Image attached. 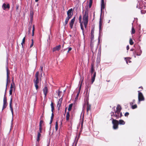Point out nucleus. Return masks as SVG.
Wrapping results in <instances>:
<instances>
[{"label": "nucleus", "instance_id": "1", "mask_svg": "<svg viewBox=\"0 0 146 146\" xmlns=\"http://www.w3.org/2000/svg\"><path fill=\"white\" fill-rule=\"evenodd\" d=\"M86 10L84 12V11L83 10V17L82 19L85 28L86 27L88 22V5H86Z\"/></svg>", "mask_w": 146, "mask_h": 146}, {"label": "nucleus", "instance_id": "2", "mask_svg": "<svg viewBox=\"0 0 146 146\" xmlns=\"http://www.w3.org/2000/svg\"><path fill=\"white\" fill-rule=\"evenodd\" d=\"M121 110V106L119 105L117 106L116 110L115 112H111V116L115 117L116 119H118L119 117H121L122 116V114L120 113Z\"/></svg>", "mask_w": 146, "mask_h": 146}, {"label": "nucleus", "instance_id": "3", "mask_svg": "<svg viewBox=\"0 0 146 146\" xmlns=\"http://www.w3.org/2000/svg\"><path fill=\"white\" fill-rule=\"evenodd\" d=\"M6 70H7V78L6 79V89L5 92V95L4 97L3 98V104L4 105H7V98L6 97V90L7 89V86L8 85V82L9 80V74H10V72L9 70L8 69V66H6Z\"/></svg>", "mask_w": 146, "mask_h": 146}, {"label": "nucleus", "instance_id": "4", "mask_svg": "<svg viewBox=\"0 0 146 146\" xmlns=\"http://www.w3.org/2000/svg\"><path fill=\"white\" fill-rule=\"evenodd\" d=\"M39 72L37 71L35 75V79L34 80V84H35V86L36 88V89L37 90L38 88V84L39 82Z\"/></svg>", "mask_w": 146, "mask_h": 146}, {"label": "nucleus", "instance_id": "5", "mask_svg": "<svg viewBox=\"0 0 146 146\" xmlns=\"http://www.w3.org/2000/svg\"><path fill=\"white\" fill-rule=\"evenodd\" d=\"M138 104H139L140 102L141 101H143L144 100V96L142 93L140 92L139 91H138Z\"/></svg>", "mask_w": 146, "mask_h": 146}, {"label": "nucleus", "instance_id": "6", "mask_svg": "<svg viewBox=\"0 0 146 146\" xmlns=\"http://www.w3.org/2000/svg\"><path fill=\"white\" fill-rule=\"evenodd\" d=\"M112 123L113 124V128L114 129H116L118 128V125L119 121H118L115 119H113Z\"/></svg>", "mask_w": 146, "mask_h": 146}, {"label": "nucleus", "instance_id": "7", "mask_svg": "<svg viewBox=\"0 0 146 146\" xmlns=\"http://www.w3.org/2000/svg\"><path fill=\"white\" fill-rule=\"evenodd\" d=\"M12 96H11V100H10V101L9 106H10V110H11V112L12 113V122L13 121V107L12 106Z\"/></svg>", "mask_w": 146, "mask_h": 146}, {"label": "nucleus", "instance_id": "8", "mask_svg": "<svg viewBox=\"0 0 146 146\" xmlns=\"http://www.w3.org/2000/svg\"><path fill=\"white\" fill-rule=\"evenodd\" d=\"M2 7L4 10H6L7 9L9 10L10 8V6L8 3H4L2 5Z\"/></svg>", "mask_w": 146, "mask_h": 146}, {"label": "nucleus", "instance_id": "9", "mask_svg": "<svg viewBox=\"0 0 146 146\" xmlns=\"http://www.w3.org/2000/svg\"><path fill=\"white\" fill-rule=\"evenodd\" d=\"M72 9H69L67 12L68 16L67 17L70 18L73 15Z\"/></svg>", "mask_w": 146, "mask_h": 146}, {"label": "nucleus", "instance_id": "10", "mask_svg": "<svg viewBox=\"0 0 146 146\" xmlns=\"http://www.w3.org/2000/svg\"><path fill=\"white\" fill-rule=\"evenodd\" d=\"M75 21V17H74L73 19H72L70 23V27L72 29L73 26V25L74 23V22Z\"/></svg>", "mask_w": 146, "mask_h": 146}, {"label": "nucleus", "instance_id": "11", "mask_svg": "<svg viewBox=\"0 0 146 146\" xmlns=\"http://www.w3.org/2000/svg\"><path fill=\"white\" fill-rule=\"evenodd\" d=\"M60 45H59L58 46H57L53 48L52 50V51L54 52L56 50H60Z\"/></svg>", "mask_w": 146, "mask_h": 146}, {"label": "nucleus", "instance_id": "12", "mask_svg": "<svg viewBox=\"0 0 146 146\" xmlns=\"http://www.w3.org/2000/svg\"><path fill=\"white\" fill-rule=\"evenodd\" d=\"M12 81L13 82V84H11L10 89H13V91H15V84L13 82V78L12 79Z\"/></svg>", "mask_w": 146, "mask_h": 146}, {"label": "nucleus", "instance_id": "13", "mask_svg": "<svg viewBox=\"0 0 146 146\" xmlns=\"http://www.w3.org/2000/svg\"><path fill=\"white\" fill-rule=\"evenodd\" d=\"M92 84L93 82L94 81L96 76V72H95L94 73L93 75H92Z\"/></svg>", "mask_w": 146, "mask_h": 146}, {"label": "nucleus", "instance_id": "14", "mask_svg": "<svg viewBox=\"0 0 146 146\" xmlns=\"http://www.w3.org/2000/svg\"><path fill=\"white\" fill-rule=\"evenodd\" d=\"M105 8V4L104 0H102L101 4V11L104 9Z\"/></svg>", "mask_w": 146, "mask_h": 146}, {"label": "nucleus", "instance_id": "15", "mask_svg": "<svg viewBox=\"0 0 146 146\" xmlns=\"http://www.w3.org/2000/svg\"><path fill=\"white\" fill-rule=\"evenodd\" d=\"M43 91L45 95V97L46 96L48 92V90L46 87H45L43 89Z\"/></svg>", "mask_w": 146, "mask_h": 146}, {"label": "nucleus", "instance_id": "16", "mask_svg": "<svg viewBox=\"0 0 146 146\" xmlns=\"http://www.w3.org/2000/svg\"><path fill=\"white\" fill-rule=\"evenodd\" d=\"M70 116V113L69 111H68L66 113V119L67 121H68L69 119V117Z\"/></svg>", "mask_w": 146, "mask_h": 146}, {"label": "nucleus", "instance_id": "17", "mask_svg": "<svg viewBox=\"0 0 146 146\" xmlns=\"http://www.w3.org/2000/svg\"><path fill=\"white\" fill-rule=\"evenodd\" d=\"M62 101V99L60 98L59 99L57 104V106H58L59 107L60 106Z\"/></svg>", "mask_w": 146, "mask_h": 146}, {"label": "nucleus", "instance_id": "18", "mask_svg": "<svg viewBox=\"0 0 146 146\" xmlns=\"http://www.w3.org/2000/svg\"><path fill=\"white\" fill-rule=\"evenodd\" d=\"M94 71V65L93 64H91V75H92V74L93 73Z\"/></svg>", "mask_w": 146, "mask_h": 146}, {"label": "nucleus", "instance_id": "19", "mask_svg": "<svg viewBox=\"0 0 146 146\" xmlns=\"http://www.w3.org/2000/svg\"><path fill=\"white\" fill-rule=\"evenodd\" d=\"M130 104L132 108L133 109H134L137 108V106L136 104L133 105V102H131Z\"/></svg>", "mask_w": 146, "mask_h": 146}, {"label": "nucleus", "instance_id": "20", "mask_svg": "<svg viewBox=\"0 0 146 146\" xmlns=\"http://www.w3.org/2000/svg\"><path fill=\"white\" fill-rule=\"evenodd\" d=\"M142 53V51L140 50V51L139 52H137L136 51H135L134 52V54H136L137 56H140Z\"/></svg>", "mask_w": 146, "mask_h": 146}, {"label": "nucleus", "instance_id": "21", "mask_svg": "<svg viewBox=\"0 0 146 146\" xmlns=\"http://www.w3.org/2000/svg\"><path fill=\"white\" fill-rule=\"evenodd\" d=\"M118 121L120 125H124L125 124V121L122 120H120Z\"/></svg>", "mask_w": 146, "mask_h": 146}, {"label": "nucleus", "instance_id": "22", "mask_svg": "<svg viewBox=\"0 0 146 146\" xmlns=\"http://www.w3.org/2000/svg\"><path fill=\"white\" fill-rule=\"evenodd\" d=\"M72 106H73V104H71L69 105L68 108V111H69L71 110V109H72Z\"/></svg>", "mask_w": 146, "mask_h": 146}, {"label": "nucleus", "instance_id": "23", "mask_svg": "<svg viewBox=\"0 0 146 146\" xmlns=\"http://www.w3.org/2000/svg\"><path fill=\"white\" fill-rule=\"evenodd\" d=\"M40 133L38 132V133L37 135V140L38 141L40 140L39 137L40 136L41 134H40Z\"/></svg>", "mask_w": 146, "mask_h": 146}, {"label": "nucleus", "instance_id": "24", "mask_svg": "<svg viewBox=\"0 0 146 146\" xmlns=\"http://www.w3.org/2000/svg\"><path fill=\"white\" fill-rule=\"evenodd\" d=\"M92 0H90L89 3V9L91 8V7L92 6Z\"/></svg>", "mask_w": 146, "mask_h": 146}, {"label": "nucleus", "instance_id": "25", "mask_svg": "<svg viewBox=\"0 0 146 146\" xmlns=\"http://www.w3.org/2000/svg\"><path fill=\"white\" fill-rule=\"evenodd\" d=\"M130 59V58H125V59L127 64H128V62H129V63H130L131 62V61H129V59Z\"/></svg>", "mask_w": 146, "mask_h": 146}, {"label": "nucleus", "instance_id": "26", "mask_svg": "<svg viewBox=\"0 0 146 146\" xmlns=\"http://www.w3.org/2000/svg\"><path fill=\"white\" fill-rule=\"evenodd\" d=\"M70 19V18H68V17H66V20H65V25H66L68 23V20H69Z\"/></svg>", "mask_w": 146, "mask_h": 146}, {"label": "nucleus", "instance_id": "27", "mask_svg": "<svg viewBox=\"0 0 146 146\" xmlns=\"http://www.w3.org/2000/svg\"><path fill=\"white\" fill-rule=\"evenodd\" d=\"M51 108V111L52 112H53V111L54 109V107L53 106V104L52 102L51 103L50 105Z\"/></svg>", "mask_w": 146, "mask_h": 146}, {"label": "nucleus", "instance_id": "28", "mask_svg": "<svg viewBox=\"0 0 146 146\" xmlns=\"http://www.w3.org/2000/svg\"><path fill=\"white\" fill-rule=\"evenodd\" d=\"M40 72L41 74V77L42 76V71H43V66H40Z\"/></svg>", "mask_w": 146, "mask_h": 146}, {"label": "nucleus", "instance_id": "29", "mask_svg": "<svg viewBox=\"0 0 146 146\" xmlns=\"http://www.w3.org/2000/svg\"><path fill=\"white\" fill-rule=\"evenodd\" d=\"M25 37L23 39L22 42L21 43V44L22 45V47H23V44L25 43Z\"/></svg>", "mask_w": 146, "mask_h": 146}, {"label": "nucleus", "instance_id": "30", "mask_svg": "<svg viewBox=\"0 0 146 146\" xmlns=\"http://www.w3.org/2000/svg\"><path fill=\"white\" fill-rule=\"evenodd\" d=\"M55 129H56V130L57 131L58 130V122L57 121H56L55 123Z\"/></svg>", "mask_w": 146, "mask_h": 146}, {"label": "nucleus", "instance_id": "31", "mask_svg": "<svg viewBox=\"0 0 146 146\" xmlns=\"http://www.w3.org/2000/svg\"><path fill=\"white\" fill-rule=\"evenodd\" d=\"M129 44L130 45H132L133 44V42L131 38H130L129 41Z\"/></svg>", "mask_w": 146, "mask_h": 146}, {"label": "nucleus", "instance_id": "32", "mask_svg": "<svg viewBox=\"0 0 146 146\" xmlns=\"http://www.w3.org/2000/svg\"><path fill=\"white\" fill-rule=\"evenodd\" d=\"M135 32V31L134 29V28L133 27L132 28V29H131V34H134Z\"/></svg>", "mask_w": 146, "mask_h": 146}, {"label": "nucleus", "instance_id": "33", "mask_svg": "<svg viewBox=\"0 0 146 146\" xmlns=\"http://www.w3.org/2000/svg\"><path fill=\"white\" fill-rule=\"evenodd\" d=\"M80 27H81V29L82 30L83 33L84 29H83V25H82V22H80Z\"/></svg>", "mask_w": 146, "mask_h": 146}, {"label": "nucleus", "instance_id": "34", "mask_svg": "<svg viewBox=\"0 0 146 146\" xmlns=\"http://www.w3.org/2000/svg\"><path fill=\"white\" fill-rule=\"evenodd\" d=\"M13 91V89H10L9 90V95H11L12 94Z\"/></svg>", "mask_w": 146, "mask_h": 146}, {"label": "nucleus", "instance_id": "35", "mask_svg": "<svg viewBox=\"0 0 146 146\" xmlns=\"http://www.w3.org/2000/svg\"><path fill=\"white\" fill-rule=\"evenodd\" d=\"M83 123V120L82 121V122H81V128L80 129V132H81L82 131V128Z\"/></svg>", "mask_w": 146, "mask_h": 146}, {"label": "nucleus", "instance_id": "36", "mask_svg": "<svg viewBox=\"0 0 146 146\" xmlns=\"http://www.w3.org/2000/svg\"><path fill=\"white\" fill-rule=\"evenodd\" d=\"M39 132L41 133L42 128V125H39Z\"/></svg>", "mask_w": 146, "mask_h": 146}, {"label": "nucleus", "instance_id": "37", "mask_svg": "<svg viewBox=\"0 0 146 146\" xmlns=\"http://www.w3.org/2000/svg\"><path fill=\"white\" fill-rule=\"evenodd\" d=\"M33 15V11L31 12L30 17L31 19H32Z\"/></svg>", "mask_w": 146, "mask_h": 146}, {"label": "nucleus", "instance_id": "38", "mask_svg": "<svg viewBox=\"0 0 146 146\" xmlns=\"http://www.w3.org/2000/svg\"><path fill=\"white\" fill-rule=\"evenodd\" d=\"M94 38V35H91V41L93 40Z\"/></svg>", "mask_w": 146, "mask_h": 146}, {"label": "nucleus", "instance_id": "39", "mask_svg": "<svg viewBox=\"0 0 146 146\" xmlns=\"http://www.w3.org/2000/svg\"><path fill=\"white\" fill-rule=\"evenodd\" d=\"M90 106H89L88 104L87 105V111L88 112L89 110H90Z\"/></svg>", "mask_w": 146, "mask_h": 146}, {"label": "nucleus", "instance_id": "40", "mask_svg": "<svg viewBox=\"0 0 146 146\" xmlns=\"http://www.w3.org/2000/svg\"><path fill=\"white\" fill-rule=\"evenodd\" d=\"M102 25V23L101 22V19H100V25H99L100 31V30H101V27Z\"/></svg>", "mask_w": 146, "mask_h": 146}, {"label": "nucleus", "instance_id": "41", "mask_svg": "<svg viewBox=\"0 0 146 146\" xmlns=\"http://www.w3.org/2000/svg\"><path fill=\"white\" fill-rule=\"evenodd\" d=\"M33 39L32 40V43L31 44L30 46V47L31 48L32 46H33Z\"/></svg>", "mask_w": 146, "mask_h": 146}, {"label": "nucleus", "instance_id": "42", "mask_svg": "<svg viewBox=\"0 0 146 146\" xmlns=\"http://www.w3.org/2000/svg\"><path fill=\"white\" fill-rule=\"evenodd\" d=\"M7 105H4V104H3V109H2V110H3L5 108H6L7 106Z\"/></svg>", "mask_w": 146, "mask_h": 146}, {"label": "nucleus", "instance_id": "43", "mask_svg": "<svg viewBox=\"0 0 146 146\" xmlns=\"http://www.w3.org/2000/svg\"><path fill=\"white\" fill-rule=\"evenodd\" d=\"M129 115V113L128 112H126L125 114V116H127Z\"/></svg>", "mask_w": 146, "mask_h": 146}, {"label": "nucleus", "instance_id": "44", "mask_svg": "<svg viewBox=\"0 0 146 146\" xmlns=\"http://www.w3.org/2000/svg\"><path fill=\"white\" fill-rule=\"evenodd\" d=\"M53 116H54V114H53V112H52V115H51V119L53 120Z\"/></svg>", "mask_w": 146, "mask_h": 146}, {"label": "nucleus", "instance_id": "45", "mask_svg": "<svg viewBox=\"0 0 146 146\" xmlns=\"http://www.w3.org/2000/svg\"><path fill=\"white\" fill-rule=\"evenodd\" d=\"M72 49V48H71V47H69L68 48V53L69 51H71Z\"/></svg>", "mask_w": 146, "mask_h": 146}, {"label": "nucleus", "instance_id": "46", "mask_svg": "<svg viewBox=\"0 0 146 146\" xmlns=\"http://www.w3.org/2000/svg\"><path fill=\"white\" fill-rule=\"evenodd\" d=\"M81 19H82L81 16H80V17H79V21H80V23L82 22L81 21Z\"/></svg>", "mask_w": 146, "mask_h": 146}, {"label": "nucleus", "instance_id": "47", "mask_svg": "<svg viewBox=\"0 0 146 146\" xmlns=\"http://www.w3.org/2000/svg\"><path fill=\"white\" fill-rule=\"evenodd\" d=\"M43 123V121H40V122L39 125H42V124Z\"/></svg>", "mask_w": 146, "mask_h": 146}, {"label": "nucleus", "instance_id": "48", "mask_svg": "<svg viewBox=\"0 0 146 146\" xmlns=\"http://www.w3.org/2000/svg\"><path fill=\"white\" fill-rule=\"evenodd\" d=\"M94 31H93V30H92L91 31V35H92V34L94 35Z\"/></svg>", "mask_w": 146, "mask_h": 146}, {"label": "nucleus", "instance_id": "49", "mask_svg": "<svg viewBox=\"0 0 146 146\" xmlns=\"http://www.w3.org/2000/svg\"><path fill=\"white\" fill-rule=\"evenodd\" d=\"M126 48H127V50H128L129 49V45H127V46Z\"/></svg>", "mask_w": 146, "mask_h": 146}, {"label": "nucleus", "instance_id": "50", "mask_svg": "<svg viewBox=\"0 0 146 146\" xmlns=\"http://www.w3.org/2000/svg\"><path fill=\"white\" fill-rule=\"evenodd\" d=\"M31 27H29V33H30V31H31Z\"/></svg>", "mask_w": 146, "mask_h": 146}, {"label": "nucleus", "instance_id": "51", "mask_svg": "<svg viewBox=\"0 0 146 146\" xmlns=\"http://www.w3.org/2000/svg\"><path fill=\"white\" fill-rule=\"evenodd\" d=\"M34 31H35V28L34 27V26H33L32 31L34 32Z\"/></svg>", "mask_w": 146, "mask_h": 146}, {"label": "nucleus", "instance_id": "52", "mask_svg": "<svg viewBox=\"0 0 146 146\" xmlns=\"http://www.w3.org/2000/svg\"><path fill=\"white\" fill-rule=\"evenodd\" d=\"M137 8H138V9H139V8H140L141 7H139L138 6V5L137 4V7H136Z\"/></svg>", "mask_w": 146, "mask_h": 146}, {"label": "nucleus", "instance_id": "53", "mask_svg": "<svg viewBox=\"0 0 146 146\" xmlns=\"http://www.w3.org/2000/svg\"><path fill=\"white\" fill-rule=\"evenodd\" d=\"M135 100H134L133 101V102H133V104H134L135 102Z\"/></svg>", "mask_w": 146, "mask_h": 146}, {"label": "nucleus", "instance_id": "54", "mask_svg": "<svg viewBox=\"0 0 146 146\" xmlns=\"http://www.w3.org/2000/svg\"><path fill=\"white\" fill-rule=\"evenodd\" d=\"M52 119H51L50 120V124L52 122Z\"/></svg>", "mask_w": 146, "mask_h": 146}, {"label": "nucleus", "instance_id": "55", "mask_svg": "<svg viewBox=\"0 0 146 146\" xmlns=\"http://www.w3.org/2000/svg\"><path fill=\"white\" fill-rule=\"evenodd\" d=\"M34 35V32L32 31V36H33Z\"/></svg>", "mask_w": 146, "mask_h": 146}, {"label": "nucleus", "instance_id": "56", "mask_svg": "<svg viewBox=\"0 0 146 146\" xmlns=\"http://www.w3.org/2000/svg\"><path fill=\"white\" fill-rule=\"evenodd\" d=\"M78 94H77V97L76 98V99L77 98H78Z\"/></svg>", "mask_w": 146, "mask_h": 146}, {"label": "nucleus", "instance_id": "57", "mask_svg": "<svg viewBox=\"0 0 146 146\" xmlns=\"http://www.w3.org/2000/svg\"><path fill=\"white\" fill-rule=\"evenodd\" d=\"M38 1V0H35V1L36 2H37Z\"/></svg>", "mask_w": 146, "mask_h": 146}, {"label": "nucleus", "instance_id": "58", "mask_svg": "<svg viewBox=\"0 0 146 146\" xmlns=\"http://www.w3.org/2000/svg\"><path fill=\"white\" fill-rule=\"evenodd\" d=\"M81 84H80V88L81 87Z\"/></svg>", "mask_w": 146, "mask_h": 146}, {"label": "nucleus", "instance_id": "59", "mask_svg": "<svg viewBox=\"0 0 146 146\" xmlns=\"http://www.w3.org/2000/svg\"><path fill=\"white\" fill-rule=\"evenodd\" d=\"M110 22V20H109V21H108V23H109Z\"/></svg>", "mask_w": 146, "mask_h": 146}, {"label": "nucleus", "instance_id": "60", "mask_svg": "<svg viewBox=\"0 0 146 146\" xmlns=\"http://www.w3.org/2000/svg\"><path fill=\"white\" fill-rule=\"evenodd\" d=\"M141 88L142 89V87H139V88Z\"/></svg>", "mask_w": 146, "mask_h": 146}, {"label": "nucleus", "instance_id": "61", "mask_svg": "<svg viewBox=\"0 0 146 146\" xmlns=\"http://www.w3.org/2000/svg\"><path fill=\"white\" fill-rule=\"evenodd\" d=\"M7 64L8 65V61L7 62Z\"/></svg>", "mask_w": 146, "mask_h": 146}, {"label": "nucleus", "instance_id": "62", "mask_svg": "<svg viewBox=\"0 0 146 146\" xmlns=\"http://www.w3.org/2000/svg\"><path fill=\"white\" fill-rule=\"evenodd\" d=\"M66 109H65V111H66Z\"/></svg>", "mask_w": 146, "mask_h": 146}, {"label": "nucleus", "instance_id": "63", "mask_svg": "<svg viewBox=\"0 0 146 146\" xmlns=\"http://www.w3.org/2000/svg\"><path fill=\"white\" fill-rule=\"evenodd\" d=\"M91 47H92V46H93L92 45V44H91Z\"/></svg>", "mask_w": 146, "mask_h": 146}, {"label": "nucleus", "instance_id": "64", "mask_svg": "<svg viewBox=\"0 0 146 146\" xmlns=\"http://www.w3.org/2000/svg\"><path fill=\"white\" fill-rule=\"evenodd\" d=\"M134 57H135V58H136V56H135V55L134 56Z\"/></svg>", "mask_w": 146, "mask_h": 146}]
</instances>
